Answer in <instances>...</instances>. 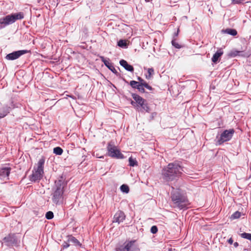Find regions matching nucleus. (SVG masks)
Wrapping results in <instances>:
<instances>
[{
    "label": "nucleus",
    "instance_id": "nucleus-1",
    "mask_svg": "<svg viewBox=\"0 0 251 251\" xmlns=\"http://www.w3.org/2000/svg\"><path fill=\"white\" fill-rule=\"evenodd\" d=\"M182 167L177 163H169L162 172L163 179L166 181L176 180L182 174Z\"/></svg>",
    "mask_w": 251,
    "mask_h": 251
},
{
    "label": "nucleus",
    "instance_id": "nucleus-2",
    "mask_svg": "<svg viewBox=\"0 0 251 251\" xmlns=\"http://www.w3.org/2000/svg\"><path fill=\"white\" fill-rule=\"evenodd\" d=\"M171 199L174 203V206L180 209L187 208L190 205L187 197L182 195L179 192L172 193Z\"/></svg>",
    "mask_w": 251,
    "mask_h": 251
},
{
    "label": "nucleus",
    "instance_id": "nucleus-3",
    "mask_svg": "<svg viewBox=\"0 0 251 251\" xmlns=\"http://www.w3.org/2000/svg\"><path fill=\"white\" fill-rule=\"evenodd\" d=\"M24 16L25 15L24 13L20 12L18 13H12L0 18V28L4 27L9 25L12 24L17 20L24 19Z\"/></svg>",
    "mask_w": 251,
    "mask_h": 251
},
{
    "label": "nucleus",
    "instance_id": "nucleus-4",
    "mask_svg": "<svg viewBox=\"0 0 251 251\" xmlns=\"http://www.w3.org/2000/svg\"><path fill=\"white\" fill-rule=\"evenodd\" d=\"M45 160L43 158L40 159L37 163V168L33 171L32 174L30 176V179L32 181H36L40 180L43 176L44 173V165Z\"/></svg>",
    "mask_w": 251,
    "mask_h": 251
},
{
    "label": "nucleus",
    "instance_id": "nucleus-5",
    "mask_svg": "<svg viewBox=\"0 0 251 251\" xmlns=\"http://www.w3.org/2000/svg\"><path fill=\"white\" fill-rule=\"evenodd\" d=\"M132 97L135 100V101H132L131 102V104L133 106H135L136 105L140 106L145 111L147 112H150V107L148 105V104L146 103L145 100L136 94H132Z\"/></svg>",
    "mask_w": 251,
    "mask_h": 251
},
{
    "label": "nucleus",
    "instance_id": "nucleus-6",
    "mask_svg": "<svg viewBox=\"0 0 251 251\" xmlns=\"http://www.w3.org/2000/svg\"><path fill=\"white\" fill-rule=\"evenodd\" d=\"M107 149L108 156L112 158L117 159H123L124 158V155L116 146L109 143L107 145Z\"/></svg>",
    "mask_w": 251,
    "mask_h": 251
},
{
    "label": "nucleus",
    "instance_id": "nucleus-7",
    "mask_svg": "<svg viewBox=\"0 0 251 251\" xmlns=\"http://www.w3.org/2000/svg\"><path fill=\"white\" fill-rule=\"evenodd\" d=\"M234 132L235 130L233 128L224 130L221 134L220 138L218 139L216 145H220L223 144L224 142L231 140Z\"/></svg>",
    "mask_w": 251,
    "mask_h": 251
},
{
    "label": "nucleus",
    "instance_id": "nucleus-8",
    "mask_svg": "<svg viewBox=\"0 0 251 251\" xmlns=\"http://www.w3.org/2000/svg\"><path fill=\"white\" fill-rule=\"evenodd\" d=\"M4 242L7 246H17L20 242L19 238L15 234H9L3 238Z\"/></svg>",
    "mask_w": 251,
    "mask_h": 251
},
{
    "label": "nucleus",
    "instance_id": "nucleus-9",
    "mask_svg": "<svg viewBox=\"0 0 251 251\" xmlns=\"http://www.w3.org/2000/svg\"><path fill=\"white\" fill-rule=\"evenodd\" d=\"M63 194V187L60 185L57 187L53 194L52 201L54 203L58 204L59 202L62 199V195Z\"/></svg>",
    "mask_w": 251,
    "mask_h": 251
},
{
    "label": "nucleus",
    "instance_id": "nucleus-10",
    "mask_svg": "<svg viewBox=\"0 0 251 251\" xmlns=\"http://www.w3.org/2000/svg\"><path fill=\"white\" fill-rule=\"evenodd\" d=\"M30 52V50H20L14 51L12 53H9L6 56V58L8 60H15L18 58L21 55Z\"/></svg>",
    "mask_w": 251,
    "mask_h": 251
},
{
    "label": "nucleus",
    "instance_id": "nucleus-11",
    "mask_svg": "<svg viewBox=\"0 0 251 251\" xmlns=\"http://www.w3.org/2000/svg\"><path fill=\"white\" fill-rule=\"evenodd\" d=\"M126 216L125 213L122 211H118L114 216L113 222H116L118 224L123 222L125 219Z\"/></svg>",
    "mask_w": 251,
    "mask_h": 251
},
{
    "label": "nucleus",
    "instance_id": "nucleus-12",
    "mask_svg": "<svg viewBox=\"0 0 251 251\" xmlns=\"http://www.w3.org/2000/svg\"><path fill=\"white\" fill-rule=\"evenodd\" d=\"M11 170V168L10 167L0 168V177L1 178H6V179H8Z\"/></svg>",
    "mask_w": 251,
    "mask_h": 251
},
{
    "label": "nucleus",
    "instance_id": "nucleus-13",
    "mask_svg": "<svg viewBox=\"0 0 251 251\" xmlns=\"http://www.w3.org/2000/svg\"><path fill=\"white\" fill-rule=\"evenodd\" d=\"M100 59L102 62L104 63V64L113 73L115 74L117 73V71H116L113 65L111 63H110L108 60L105 59L103 56H101Z\"/></svg>",
    "mask_w": 251,
    "mask_h": 251
},
{
    "label": "nucleus",
    "instance_id": "nucleus-14",
    "mask_svg": "<svg viewBox=\"0 0 251 251\" xmlns=\"http://www.w3.org/2000/svg\"><path fill=\"white\" fill-rule=\"evenodd\" d=\"M120 64L127 71L131 72H133L134 71V68L133 66L128 64L126 61L122 59L120 61Z\"/></svg>",
    "mask_w": 251,
    "mask_h": 251
},
{
    "label": "nucleus",
    "instance_id": "nucleus-15",
    "mask_svg": "<svg viewBox=\"0 0 251 251\" xmlns=\"http://www.w3.org/2000/svg\"><path fill=\"white\" fill-rule=\"evenodd\" d=\"M127 243L129 251H140L138 246L135 243V241H130Z\"/></svg>",
    "mask_w": 251,
    "mask_h": 251
},
{
    "label": "nucleus",
    "instance_id": "nucleus-16",
    "mask_svg": "<svg viewBox=\"0 0 251 251\" xmlns=\"http://www.w3.org/2000/svg\"><path fill=\"white\" fill-rule=\"evenodd\" d=\"M9 112V107L8 106L1 104L0 105V117L1 118L6 116Z\"/></svg>",
    "mask_w": 251,
    "mask_h": 251
},
{
    "label": "nucleus",
    "instance_id": "nucleus-17",
    "mask_svg": "<svg viewBox=\"0 0 251 251\" xmlns=\"http://www.w3.org/2000/svg\"><path fill=\"white\" fill-rule=\"evenodd\" d=\"M223 51L222 49H220L213 55L212 58V61L216 63L218 60L219 58L223 55Z\"/></svg>",
    "mask_w": 251,
    "mask_h": 251
},
{
    "label": "nucleus",
    "instance_id": "nucleus-18",
    "mask_svg": "<svg viewBox=\"0 0 251 251\" xmlns=\"http://www.w3.org/2000/svg\"><path fill=\"white\" fill-rule=\"evenodd\" d=\"M138 81L140 84L143 85L145 88H146L149 90L151 91L153 89L151 86L149 85L143 79H142L141 77L138 76L137 77Z\"/></svg>",
    "mask_w": 251,
    "mask_h": 251
},
{
    "label": "nucleus",
    "instance_id": "nucleus-19",
    "mask_svg": "<svg viewBox=\"0 0 251 251\" xmlns=\"http://www.w3.org/2000/svg\"><path fill=\"white\" fill-rule=\"evenodd\" d=\"M117 251H129L128 243L125 242L123 245L117 248Z\"/></svg>",
    "mask_w": 251,
    "mask_h": 251
},
{
    "label": "nucleus",
    "instance_id": "nucleus-20",
    "mask_svg": "<svg viewBox=\"0 0 251 251\" xmlns=\"http://www.w3.org/2000/svg\"><path fill=\"white\" fill-rule=\"evenodd\" d=\"M129 165L131 167L138 165V162L135 158H133L132 157H130L128 159Z\"/></svg>",
    "mask_w": 251,
    "mask_h": 251
},
{
    "label": "nucleus",
    "instance_id": "nucleus-21",
    "mask_svg": "<svg viewBox=\"0 0 251 251\" xmlns=\"http://www.w3.org/2000/svg\"><path fill=\"white\" fill-rule=\"evenodd\" d=\"M69 240L70 242L74 243L76 246H80L81 245V244L80 243L79 241L76 238H75V237H74L73 236H71L69 238Z\"/></svg>",
    "mask_w": 251,
    "mask_h": 251
},
{
    "label": "nucleus",
    "instance_id": "nucleus-22",
    "mask_svg": "<svg viewBox=\"0 0 251 251\" xmlns=\"http://www.w3.org/2000/svg\"><path fill=\"white\" fill-rule=\"evenodd\" d=\"M225 32L233 36H235L237 34V31L234 29L227 28L225 30Z\"/></svg>",
    "mask_w": 251,
    "mask_h": 251
},
{
    "label": "nucleus",
    "instance_id": "nucleus-23",
    "mask_svg": "<svg viewBox=\"0 0 251 251\" xmlns=\"http://www.w3.org/2000/svg\"><path fill=\"white\" fill-rule=\"evenodd\" d=\"M63 150L59 147H55L53 149V153L56 155H61L63 153Z\"/></svg>",
    "mask_w": 251,
    "mask_h": 251
},
{
    "label": "nucleus",
    "instance_id": "nucleus-24",
    "mask_svg": "<svg viewBox=\"0 0 251 251\" xmlns=\"http://www.w3.org/2000/svg\"><path fill=\"white\" fill-rule=\"evenodd\" d=\"M120 189L123 192L126 193H128L129 191V187L126 184H123L122 185H121L120 187Z\"/></svg>",
    "mask_w": 251,
    "mask_h": 251
},
{
    "label": "nucleus",
    "instance_id": "nucleus-25",
    "mask_svg": "<svg viewBox=\"0 0 251 251\" xmlns=\"http://www.w3.org/2000/svg\"><path fill=\"white\" fill-rule=\"evenodd\" d=\"M118 45L122 48L126 47L127 44L126 41L125 40H120L118 42Z\"/></svg>",
    "mask_w": 251,
    "mask_h": 251
},
{
    "label": "nucleus",
    "instance_id": "nucleus-26",
    "mask_svg": "<svg viewBox=\"0 0 251 251\" xmlns=\"http://www.w3.org/2000/svg\"><path fill=\"white\" fill-rule=\"evenodd\" d=\"M130 85L133 88H137V87L140 86V84L138 81H135V80H131L130 81Z\"/></svg>",
    "mask_w": 251,
    "mask_h": 251
},
{
    "label": "nucleus",
    "instance_id": "nucleus-27",
    "mask_svg": "<svg viewBox=\"0 0 251 251\" xmlns=\"http://www.w3.org/2000/svg\"><path fill=\"white\" fill-rule=\"evenodd\" d=\"M242 52L241 51H237V50H233V51H231L229 52V56H230V57H235L237 55H240V53Z\"/></svg>",
    "mask_w": 251,
    "mask_h": 251
},
{
    "label": "nucleus",
    "instance_id": "nucleus-28",
    "mask_svg": "<svg viewBox=\"0 0 251 251\" xmlns=\"http://www.w3.org/2000/svg\"><path fill=\"white\" fill-rule=\"evenodd\" d=\"M240 216H241V213L239 211H236L233 214L231 215L230 218L231 219L233 220V219L239 218L240 217Z\"/></svg>",
    "mask_w": 251,
    "mask_h": 251
},
{
    "label": "nucleus",
    "instance_id": "nucleus-29",
    "mask_svg": "<svg viewBox=\"0 0 251 251\" xmlns=\"http://www.w3.org/2000/svg\"><path fill=\"white\" fill-rule=\"evenodd\" d=\"M241 237L248 239L251 241V233H243L241 234Z\"/></svg>",
    "mask_w": 251,
    "mask_h": 251
},
{
    "label": "nucleus",
    "instance_id": "nucleus-30",
    "mask_svg": "<svg viewBox=\"0 0 251 251\" xmlns=\"http://www.w3.org/2000/svg\"><path fill=\"white\" fill-rule=\"evenodd\" d=\"M172 44L173 46H174L176 49H180L181 48V46L178 43L176 42V39L174 38L172 41Z\"/></svg>",
    "mask_w": 251,
    "mask_h": 251
},
{
    "label": "nucleus",
    "instance_id": "nucleus-31",
    "mask_svg": "<svg viewBox=\"0 0 251 251\" xmlns=\"http://www.w3.org/2000/svg\"><path fill=\"white\" fill-rule=\"evenodd\" d=\"M148 73L149 74V75H146V78L149 79H150L151 78V75L154 73L153 69V68H149V69H148Z\"/></svg>",
    "mask_w": 251,
    "mask_h": 251
},
{
    "label": "nucleus",
    "instance_id": "nucleus-32",
    "mask_svg": "<svg viewBox=\"0 0 251 251\" xmlns=\"http://www.w3.org/2000/svg\"><path fill=\"white\" fill-rule=\"evenodd\" d=\"M46 218L50 220L53 218V213L51 211H48L46 214Z\"/></svg>",
    "mask_w": 251,
    "mask_h": 251
},
{
    "label": "nucleus",
    "instance_id": "nucleus-33",
    "mask_svg": "<svg viewBox=\"0 0 251 251\" xmlns=\"http://www.w3.org/2000/svg\"><path fill=\"white\" fill-rule=\"evenodd\" d=\"M151 231L152 233L155 234L158 231V228L156 226H153L151 227Z\"/></svg>",
    "mask_w": 251,
    "mask_h": 251
},
{
    "label": "nucleus",
    "instance_id": "nucleus-34",
    "mask_svg": "<svg viewBox=\"0 0 251 251\" xmlns=\"http://www.w3.org/2000/svg\"><path fill=\"white\" fill-rule=\"evenodd\" d=\"M140 86L137 87V89L138 90V91L141 93H145V89H144V86L141 84H140L139 85Z\"/></svg>",
    "mask_w": 251,
    "mask_h": 251
},
{
    "label": "nucleus",
    "instance_id": "nucleus-35",
    "mask_svg": "<svg viewBox=\"0 0 251 251\" xmlns=\"http://www.w3.org/2000/svg\"><path fill=\"white\" fill-rule=\"evenodd\" d=\"M244 0H231L232 2L234 4L241 3Z\"/></svg>",
    "mask_w": 251,
    "mask_h": 251
},
{
    "label": "nucleus",
    "instance_id": "nucleus-36",
    "mask_svg": "<svg viewBox=\"0 0 251 251\" xmlns=\"http://www.w3.org/2000/svg\"><path fill=\"white\" fill-rule=\"evenodd\" d=\"M227 242H228V243L229 244L231 245V244H233V239H232V238H230L228 240Z\"/></svg>",
    "mask_w": 251,
    "mask_h": 251
},
{
    "label": "nucleus",
    "instance_id": "nucleus-37",
    "mask_svg": "<svg viewBox=\"0 0 251 251\" xmlns=\"http://www.w3.org/2000/svg\"><path fill=\"white\" fill-rule=\"evenodd\" d=\"M179 31V29H177V32L176 33H175V34H174V36L175 37H176L177 36V35L178 34Z\"/></svg>",
    "mask_w": 251,
    "mask_h": 251
},
{
    "label": "nucleus",
    "instance_id": "nucleus-38",
    "mask_svg": "<svg viewBox=\"0 0 251 251\" xmlns=\"http://www.w3.org/2000/svg\"><path fill=\"white\" fill-rule=\"evenodd\" d=\"M238 245H239V244H238V243H237V242H235L234 243V246L235 247H237L238 246Z\"/></svg>",
    "mask_w": 251,
    "mask_h": 251
},
{
    "label": "nucleus",
    "instance_id": "nucleus-39",
    "mask_svg": "<svg viewBox=\"0 0 251 251\" xmlns=\"http://www.w3.org/2000/svg\"><path fill=\"white\" fill-rule=\"evenodd\" d=\"M96 156H97V157L98 158H103V156H98V155H97Z\"/></svg>",
    "mask_w": 251,
    "mask_h": 251
},
{
    "label": "nucleus",
    "instance_id": "nucleus-40",
    "mask_svg": "<svg viewBox=\"0 0 251 251\" xmlns=\"http://www.w3.org/2000/svg\"><path fill=\"white\" fill-rule=\"evenodd\" d=\"M172 188L173 189H175V188H174V187H173V186H172Z\"/></svg>",
    "mask_w": 251,
    "mask_h": 251
},
{
    "label": "nucleus",
    "instance_id": "nucleus-41",
    "mask_svg": "<svg viewBox=\"0 0 251 251\" xmlns=\"http://www.w3.org/2000/svg\"><path fill=\"white\" fill-rule=\"evenodd\" d=\"M1 118V117H0V119Z\"/></svg>",
    "mask_w": 251,
    "mask_h": 251
}]
</instances>
